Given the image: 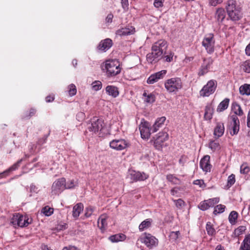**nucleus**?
<instances>
[{
	"label": "nucleus",
	"instance_id": "26",
	"mask_svg": "<svg viewBox=\"0 0 250 250\" xmlns=\"http://www.w3.org/2000/svg\"><path fill=\"white\" fill-rule=\"evenodd\" d=\"M226 17V12L224 8H218L215 14V18L219 22H222Z\"/></svg>",
	"mask_w": 250,
	"mask_h": 250
},
{
	"label": "nucleus",
	"instance_id": "18",
	"mask_svg": "<svg viewBox=\"0 0 250 250\" xmlns=\"http://www.w3.org/2000/svg\"><path fill=\"white\" fill-rule=\"evenodd\" d=\"M112 45V41L110 39H106L102 41L98 46V49L102 51H106L109 49Z\"/></svg>",
	"mask_w": 250,
	"mask_h": 250
},
{
	"label": "nucleus",
	"instance_id": "22",
	"mask_svg": "<svg viewBox=\"0 0 250 250\" xmlns=\"http://www.w3.org/2000/svg\"><path fill=\"white\" fill-rule=\"evenodd\" d=\"M107 216L105 214L101 215L98 220V227L101 230H104L107 226V223L106 222Z\"/></svg>",
	"mask_w": 250,
	"mask_h": 250
},
{
	"label": "nucleus",
	"instance_id": "5",
	"mask_svg": "<svg viewBox=\"0 0 250 250\" xmlns=\"http://www.w3.org/2000/svg\"><path fill=\"white\" fill-rule=\"evenodd\" d=\"M182 86L181 80L179 78H172L167 80L165 83V87L169 93L176 92Z\"/></svg>",
	"mask_w": 250,
	"mask_h": 250
},
{
	"label": "nucleus",
	"instance_id": "7",
	"mask_svg": "<svg viewBox=\"0 0 250 250\" xmlns=\"http://www.w3.org/2000/svg\"><path fill=\"white\" fill-rule=\"evenodd\" d=\"M217 86V82L215 80H210L200 91V95L202 97H208L214 92Z\"/></svg>",
	"mask_w": 250,
	"mask_h": 250
},
{
	"label": "nucleus",
	"instance_id": "16",
	"mask_svg": "<svg viewBox=\"0 0 250 250\" xmlns=\"http://www.w3.org/2000/svg\"><path fill=\"white\" fill-rule=\"evenodd\" d=\"M135 28L132 26H127L125 27L118 29L116 32V35L125 36L132 35L134 33Z\"/></svg>",
	"mask_w": 250,
	"mask_h": 250
},
{
	"label": "nucleus",
	"instance_id": "14",
	"mask_svg": "<svg viewBox=\"0 0 250 250\" xmlns=\"http://www.w3.org/2000/svg\"><path fill=\"white\" fill-rule=\"evenodd\" d=\"M167 71L166 70H163L154 74H151L147 80V83L148 84H153L158 82L159 80L163 79L166 75Z\"/></svg>",
	"mask_w": 250,
	"mask_h": 250
},
{
	"label": "nucleus",
	"instance_id": "48",
	"mask_svg": "<svg viewBox=\"0 0 250 250\" xmlns=\"http://www.w3.org/2000/svg\"><path fill=\"white\" fill-rule=\"evenodd\" d=\"M76 186L74 180H69L66 182L65 188L66 189H70L74 188Z\"/></svg>",
	"mask_w": 250,
	"mask_h": 250
},
{
	"label": "nucleus",
	"instance_id": "4",
	"mask_svg": "<svg viewBox=\"0 0 250 250\" xmlns=\"http://www.w3.org/2000/svg\"><path fill=\"white\" fill-rule=\"evenodd\" d=\"M102 68L103 70H105L106 75L108 77L115 76L121 71L120 62L116 60L106 61Z\"/></svg>",
	"mask_w": 250,
	"mask_h": 250
},
{
	"label": "nucleus",
	"instance_id": "55",
	"mask_svg": "<svg viewBox=\"0 0 250 250\" xmlns=\"http://www.w3.org/2000/svg\"><path fill=\"white\" fill-rule=\"evenodd\" d=\"M85 216L86 217H89L91 215L93 212V209L91 207H88L85 209Z\"/></svg>",
	"mask_w": 250,
	"mask_h": 250
},
{
	"label": "nucleus",
	"instance_id": "56",
	"mask_svg": "<svg viewBox=\"0 0 250 250\" xmlns=\"http://www.w3.org/2000/svg\"><path fill=\"white\" fill-rule=\"evenodd\" d=\"M208 67H206L205 66H204V65L203 64L202 65L201 68L199 72V74L200 75H204L205 74H206L208 72Z\"/></svg>",
	"mask_w": 250,
	"mask_h": 250
},
{
	"label": "nucleus",
	"instance_id": "32",
	"mask_svg": "<svg viewBox=\"0 0 250 250\" xmlns=\"http://www.w3.org/2000/svg\"><path fill=\"white\" fill-rule=\"evenodd\" d=\"M213 109L209 105H207L205 108L204 118L206 120H210L212 118Z\"/></svg>",
	"mask_w": 250,
	"mask_h": 250
},
{
	"label": "nucleus",
	"instance_id": "52",
	"mask_svg": "<svg viewBox=\"0 0 250 250\" xmlns=\"http://www.w3.org/2000/svg\"><path fill=\"white\" fill-rule=\"evenodd\" d=\"M179 234L180 233L179 231H172L170 232L169 234V237L171 239L175 240L178 238Z\"/></svg>",
	"mask_w": 250,
	"mask_h": 250
},
{
	"label": "nucleus",
	"instance_id": "20",
	"mask_svg": "<svg viewBox=\"0 0 250 250\" xmlns=\"http://www.w3.org/2000/svg\"><path fill=\"white\" fill-rule=\"evenodd\" d=\"M23 159H21L19 160L17 163H15L13 165L10 167L8 169L3 171V172L0 173V178H2L3 176H7L8 175L10 171L15 170L17 169L19 167Z\"/></svg>",
	"mask_w": 250,
	"mask_h": 250
},
{
	"label": "nucleus",
	"instance_id": "28",
	"mask_svg": "<svg viewBox=\"0 0 250 250\" xmlns=\"http://www.w3.org/2000/svg\"><path fill=\"white\" fill-rule=\"evenodd\" d=\"M28 218L20 214L18 227H24L28 226L30 222H28Z\"/></svg>",
	"mask_w": 250,
	"mask_h": 250
},
{
	"label": "nucleus",
	"instance_id": "60",
	"mask_svg": "<svg viewBox=\"0 0 250 250\" xmlns=\"http://www.w3.org/2000/svg\"><path fill=\"white\" fill-rule=\"evenodd\" d=\"M62 250H80L77 248L75 247V246H69L67 247H64Z\"/></svg>",
	"mask_w": 250,
	"mask_h": 250
},
{
	"label": "nucleus",
	"instance_id": "58",
	"mask_svg": "<svg viewBox=\"0 0 250 250\" xmlns=\"http://www.w3.org/2000/svg\"><path fill=\"white\" fill-rule=\"evenodd\" d=\"M245 230V227L240 226L236 229H235V233L238 235H240Z\"/></svg>",
	"mask_w": 250,
	"mask_h": 250
},
{
	"label": "nucleus",
	"instance_id": "27",
	"mask_svg": "<svg viewBox=\"0 0 250 250\" xmlns=\"http://www.w3.org/2000/svg\"><path fill=\"white\" fill-rule=\"evenodd\" d=\"M125 235L122 234V233L113 235L110 236L109 237V239L112 243H117L119 241L124 240L125 239Z\"/></svg>",
	"mask_w": 250,
	"mask_h": 250
},
{
	"label": "nucleus",
	"instance_id": "41",
	"mask_svg": "<svg viewBox=\"0 0 250 250\" xmlns=\"http://www.w3.org/2000/svg\"><path fill=\"white\" fill-rule=\"evenodd\" d=\"M220 199L218 197L211 198L207 200V202H208L209 207H213L215 204L218 203Z\"/></svg>",
	"mask_w": 250,
	"mask_h": 250
},
{
	"label": "nucleus",
	"instance_id": "11",
	"mask_svg": "<svg viewBox=\"0 0 250 250\" xmlns=\"http://www.w3.org/2000/svg\"><path fill=\"white\" fill-rule=\"evenodd\" d=\"M150 125L147 122H142L139 125L141 137L143 139H148L152 132V128H149Z\"/></svg>",
	"mask_w": 250,
	"mask_h": 250
},
{
	"label": "nucleus",
	"instance_id": "19",
	"mask_svg": "<svg viewBox=\"0 0 250 250\" xmlns=\"http://www.w3.org/2000/svg\"><path fill=\"white\" fill-rule=\"evenodd\" d=\"M225 130V127L224 125V124L222 123H218L216 127L214 129V136L215 138H218L221 137L224 133Z\"/></svg>",
	"mask_w": 250,
	"mask_h": 250
},
{
	"label": "nucleus",
	"instance_id": "64",
	"mask_svg": "<svg viewBox=\"0 0 250 250\" xmlns=\"http://www.w3.org/2000/svg\"><path fill=\"white\" fill-rule=\"evenodd\" d=\"M247 126L248 127H250V109L248 115Z\"/></svg>",
	"mask_w": 250,
	"mask_h": 250
},
{
	"label": "nucleus",
	"instance_id": "33",
	"mask_svg": "<svg viewBox=\"0 0 250 250\" xmlns=\"http://www.w3.org/2000/svg\"><path fill=\"white\" fill-rule=\"evenodd\" d=\"M241 69L246 73H250V59L244 62L240 66Z\"/></svg>",
	"mask_w": 250,
	"mask_h": 250
},
{
	"label": "nucleus",
	"instance_id": "42",
	"mask_svg": "<svg viewBox=\"0 0 250 250\" xmlns=\"http://www.w3.org/2000/svg\"><path fill=\"white\" fill-rule=\"evenodd\" d=\"M250 169V167L247 164H243L240 167V173L244 174H248Z\"/></svg>",
	"mask_w": 250,
	"mask_h": 250
},
{
	"label": "nucleus",
	"instance_id": "49",
	"mask_svg": "<svg viewBox=\"0 0 250 250\" xmlns=\"http://www.w3.org/2000/svg\"><path fill=\"white\" fill-rule=\"evenodd\" d=\"M213 60L211 58H209L204 60V62L203 64L204 65V66H205L206 67H207L209 68Z\"/></svg>",
	"mask_w": 250,
	"mask_h": 250
},
{
	"label": "nucleus",
	"instance_id": "36",
	"mask_svg": "<svg viewBox=\"0 0 250 250\" xmlns=\"http://www.w3.org/2000/svg\"><path fill=\"white\" fill-rule=\"evenodd\" d=\"M42 212L45 216H49L53 213V208L49 207V206H45L42 208Z\"/></svg>",
	"mask_w": 250,
	"mask_h": 250
},
{
	"label": "nucleus",
	"instance_id": "3",
	"mask_svg": "<svg viewBox=\"0 0 250 250\" xmlns=\"http://www.w3.org/2000/svg\"><path fill=\"white\" fill-rule=\"evenodd\" d=\"M226 9L229 17L232 21H238L242 17L241 8L235 0H228Z\"/></svg>",
	"mask_w": 250,
	"mask_h": 250
},
{
	"label": "nucleus",
	"instance_id": "46",
	"mask_svg": "<svg viewBox=\"0 0 250 250\" xmlns=\"http://www.w3.org/2000/svg\"><path fill=\"white\" fill-rule=\"evenodd\" d=\"M235 182V176L233 174L229 175L228 178V186L229 187L232 186Z\"/></svg>",
	"mask_w": 250,
	"mask_h": 250
},
{
	"label": "nucleus",
	"instance_id": "43",
	"mask_svg": "<svg viewBox=\"0 0 250 250\" xmlns=\"http://www.w3.org/2000/svg\"><path fill=\"white\" fill-rule=\"evenodd\" d=\"M198 208L202 210H206L209 208L210 207L208 204V202H207V200H205L203 202H202L198 205Z\"/></svg>",
	"mask_w": 250,
	"mask_h": 250
},
{
	"label": "nucleus",
	"instance_id": "63",
	"mask_svg": "<svg viewBox=\"0 0 250 250\" xmlns=\"http://www.w3.org/2000/svg\"><path fill=\"white\" fill-rule=\"evenodd\" d=\"M113 18V15L111 14H109L107 15L106 21L107 22H111L112 21V19Z\"/></svg>",
	"mask_w": 250,
	"mask_h": 250
},
{
	"label": "nucleus",
	"instance_id": "24",
	"mask_svg": "<svg viewBox=\"0 0 250 250\" xmlns=\"http://www.w3.org/2000/svg\"><path fill=\"white\" fill-rule=\"evenodd\" d=\"M240 250H250V234L245 236L240 248Z\"/></svg>",
	"mask_w": 250,
	"mask_h": 250
},
{
	"label": "nucleus",
	"instance_id": "12",
	"mask_svg": "<svg viewBox=\"0 0 250 250\" xmlns=\"http://www.w3.org/2000/svg\"><path fill=\"white\" fill-rule=\"evenodd\" d=\"M104 127V121L102 119L94 118L91 125L88 126V129L89 131L96 133L101 131Z\"/></svg>",
	"mask_w": 250,
	"mask_h": 250
},
{
	"label": "nucleus",
	"instance_id": "37",
	"mask_svg": "<svg viewBox=\"0 0 250 250\" xmlns=\"http://www.w3.org/2000/svg\"><path fill=\"white\" fill-rule=\"evenodd\" d=\"M226 207L224 205L220 204L216 206L214 209L213 214L217 215L218 213H222L225 211Z\"/></svg>",
	"mask_w": 250,
	"mask_h": 250
},
{
	"label": "nucleus",
	"instance_id": "38",
	"mask_svg": "<svg viewBox=\"0 0 250 250\" xmlns=\"http://www.w3.org/2000/svg\"><path fill=\"white\" fill-rule=\"evenodd\" d=\"M167 179L174 184H178L180 183L179 179L172 174L167 175Z\"/></svg>",
	"mask_w": 250,
	"mask_h": 250
},
{
	"label": "nucleus",
	"instance_id": "13",
	"mask_svg": "<svg viewBox=\"0 0 250 250\" xmlns=\"http://www.w3.org/2000/svg\"><path fill=\"white\" fill-rule=\"evenodd\" d=\"M168 138V134L166 132H160L155 139L154 145V146L157 149L161 148L163 143L167 140Z\"/></svg>",
	"mask_w": 250,
	"mask_h": 250
},
{
	"label": "nucleus",
	"instance_id": "8",
	"mask_svg": "<svg viewBox=\"0 0 250 250\" xmlns=\"http://www.w3.org/2000/svg\"><path fill=\"white\" fill-rule=\"evenodd\" d=\"M66 180L64 178H61L56 180L52 184L51 193L53 195H59L65 188Z\"/></svg>",
	"mask_w": 250,
	"mask_h": 250
},
{
	"label": "nucleus",
	"instance_id": "21",
	"mask_svg": "<svg viewBox=\"0 0 250 250\" xmlns=\"http://www.w3.org/2000/svg\"><path fill=\"white\" fill-rule=\"evenodd\" d=\"M105 91L109 95L114 98L117 97L119 94L118 88L113 85L107 86Z\"/></svg>",
	"mask_w": 250,
	"mask_h": 250
},
{
	"label": "nucleus",
	"instance_id": "10",
	"mask_svg": "<svg viewBox=\"0 0 250 250\" xmlns=\"http://www.w3.org/2000/svg\"><path fill=\"white\" fill-rule=\"evenodd\" d=\"M142 243H144L148 248L152 249L158 244V240L150 234L145 233L140 239Z\"/></svg>",
	"mask_w": 250,
	"mask_h": 250
},
{
	"label": "nucleus",
	"instance_id": "54",
	"mask_svg": "<svg viewBox=\"0 0 250 250\" xmlns=\"http://www.w3.org/2000/svg\"><path fill=\"white\" fill-rule=\"evenodd\" d=\"M121 3L123 8L126 11L128 9V0H121Z\"/></svg>",
	"mask_w": 250,
	"mask_h": 250
},
{
	"label": "nucleus",
	"instance_id": "31",
	"mask_svg": "<svg viewBox=\"0 0 250 250\" xmlns=\"http://www.w3.org/2000/svg\"><path fill=\"white\" fill-rule=\"evenodd\" d=\"M151 220L147 219L143 221L139 226V229L140 231H143L144 229L149 228L151 225Z\"/></svg>",
	"mask_w": 250,
	"mask_h": 250
},
{
	"label": "nucleus",
	"instance_id": "1",
	"mask_svg": "<svg viewBox=\"0 0 250 250\" xmlns=\"http://www.w3.org/2000/svg\"><path fill=\"white\" fill-rule=\"evenodd\" d=\"M167 46V43L165 40H161L155 42L151 47V52L146 55L147 62L151 64L157 62L162 55L166 53Z\"/></svg>",
	"mask_w": 250,
	"mask_h": 250
},
{
	"label": "nucleus",
	"instance_id": "50",
	"mask_svg": "<svg viewBox=\"0 0 250 250\" xmlns=\"http://www.w3.org/2000/svg\"><path fill=\"white\" fill-rule=\"evenodd\" d=\"M155 101V96L153 94L150 93L147 95L146 102L148 103H152Z\"/></svg>",
	"mask_w": 250,
	"mask_h": 250
},
{
	"label": "nucleus",
	"instance_id": "51",
	"mask_svg": "<svg viewBox=\"0 0 250 250\" xmlns=\"http://www.w3.org/2000/svg\"><path fill=\"white\" fill-rule=\"evenodd\" d=\"M223 0H209V4L210 6H216L223 2Z\"/></svg>",
	"mask_w": 250,
	"mask_h": 250
},
{
	"label": "nucleus",
	"instance_id": "61",
	"mask_svg": "<svg viewBox=\"0 0 250 250\" xmlns=\"http://www.w3.org/2000/svg\"><path fill=\"white\" fill-rule=\"evenodd\" d=\"M194 184L199 185L200 187H202V185L204 184L203 180H196L194 181Z\"/></svg>",
	"mask_w": 250,
	"mask_h": 250
},
{
	"label": "nucleus",
	"instance_id": "29",
	"mask_svg": "<svg viewBox=\"0 0 250 250\" xmlns=\"http://www.w3.org/2000/svg\"><path fill=\"white\" fill-rule=\"evenodd\" d=\"M239 92L242 95H250V84L245 83L239 87Z\"/></svg>",
	"mask_w": 250,
	"mask_h": 250
},
{
	"label": "nucleus",
	"instance_id": "25",
	"mask_svg": "<svg viewBox=\"0 0 250 250\" xmlns=\"http://www.w3.org/2000/svg\"><path fill=\"white\" fill-rule=\"evenodd\" d=\"M83 205L82 203L77 204L73 208V216L75 218H78L81 211L83 210Z\"/></svg>",
	"mask_w": 250,
	"mask_h": 250
},
{
	"label": "nucleus",
	"instance_id": "17",
	"mask_svg": "<svg viewBox=\"0 0 250 250\" xmlns=\"http://www.w3.org/2000/svg\"><path fill=\"white\" fill-rule=\"evenodd\" d=\"M210 156H205L200 161V166L203 171L205 172L210 171L211 166L209 163Z\"/></svg>",
	"mask_w": 250,
	"mask_h": 250
},
{
	"label": "nucleus",
	"instance_id": "6",
	"mask_svg": "<svg viewBox=\"0 0 250 250\" xmlns=\"http://www.w3.org/2000/svg\"><path fill=\"white\" fill-rule=\"evenodd\" d=\"M215 42L214 35L210 33L205 35L202 44L208 53L212 54L214 51Z\"/></svg>",
	"mask_w": 250,
	"mask_h": 250
},
{
	"label": "nucleus",
	"instance_id": "2",
	"mask_svg": "<svg viewBox=\"0 0 250 250\" xmlns=\"http://www.w3.org/2000/svg\"><path fill=\"white\" fill-rule=\"evenodd\" d=\"M231 109L234 114L231 115L229 118L231 122L230 125L232 129L230 133L231 135H234L237 134L239 130L240 122L237 115L242 116L243 114V112L240 105L236 102L232 103Z\"/></svg>",
	"mask_w": 250,
	"mask_h": 250
},
{
	"label": "nucleus",
	"instance_id": "40",
	"mask_svg": "<svg viewBox=\"0 0 250 250\" xmlns=\"http://www.w3.org/2000/svg\"><path fill=\"white\" fill-rule=\"evenodd\" d=\"M92 89L95 91L99 90L102 88V84L99 81H95L92 83Z\"/></svg>",
	"mask_w": 250,
	"mask_h": 250
},
{
	"label": "nucleus",
	"instance_id": "45",
	"mask_svg": "<svg viewBox=\"0 0 250 250\" xmlns=\"http://www.w3.org/2000/svg\"><path fill=\"white\" fill-rule=\"evenodd\" d=\"M209 147L213 151H215L219 148V144L214 141H211L209 144Z\"/></svg>",
	"mask_w": 250,
	"mask_h": 250
},
{
	"label": "nucleus",
	"instance_id": "34",
	"mask_svg": "<svg viewBox=\"0 0 250 250\" xmlns=\"http://www.w3.org/2000/svg\"><path fill=\"white\" fill-rule=\"evenodd\" d=\"M238 217V213L235 211H232L229 216V223L233 225L236 222V221Z\"/></svg>",
	"mask_w": 250,
	"mask_h": 250
},
{
	"label": "nucleus",
	"instance_id": "9",
	"mask_svg": "<svg viewBox=\"0 0 250 250\" xmlns=\"http://www.w3.org/2000/svg\"><path fill=\"white\" fill-rule=\"evenodd\" d=\"M109 146L113 149L121 151L127 148L129 144L124 139H115L110 142Z\"/></svg>",
	"mask_w": 250,
	"mask_h": 250
},
{
	"label": "nucleus",
	"instance_id": "57",
	"mask_svg": "<svg viewBox=\"0 0 250 250\" xmlns=\"http://www.w3.org/2000/svg\"><path fill=\"white\" fill-rule=\"evenodd\" d=\"M173 56V53L172 52H170L169 53V54L165 56L164 58L166 62H170L172 60Z\"/></svg>",
	"mask_w": 250,
	"mask_h": 250
},
{
	"label": "nucleus",
	"instance_id": "23",
	"mask_svg": "<svg viewBox=\"0 0 250 250\" xmlns=\"http://www.w3.org/2000/svg\"><path fill=\"white\" fill-rule=\"evenodd\" d=\"M166 119L165 117H161L157 119L152 128V133L156 132L159 128L164 123Z\"/></svg>",
	"mask_w": 250,
	"mask_h": 250
},
{
	"label": "nucleus",
	"instance_id": "44",
	"mask_svg": "<svg viewBox=\"0 0 250 250\" xmlns=\"http://www.w3.org/2000/svg\"><path fill=\"white\" fill-rule=\"evenodd\" d=\"M68 92L71 96H73L76 94L77 89L76 86L73 84H71L68 86Z\"/></svg>",
	"mask_w": 250,
	"mask_h": 250
},
{
	"label": "nucleus",
	"instance_id": "62",
	"mask_svg": "<svg viewBox=\"0 0 250 250\" xmlns=\"http://www.w3.org/2000/svg\"><path fill=\"white\" fill-rule=\"evenodd\" d=\"M48 135H49V134L47 135L44 136L42 139H40L39 141V143L40 145H42L44 143H45L46 142V141L47 140V138Z\"/></svg>",
	"mask_w": 250,
	"mask_h": 250
},
{
	"label": "nucleus",
	"instance_id": "59",
	"mask_svg": "<svg viewBox=\"0 0 250 250\" xmlns=\"http://www.w3.org/2000/svg\"><path fill=\"white\" fill-rule=\"evenodd\" d=\"M30 191L32 193H37L38 191V188L35 185L32 184L30 187Z\"/></svg>",
	"mask_w": 250,
	"mask_h": 250
},
{
	"label": "nucleus",
	"instance_id": "53",
	"mask_svg": "<svg viewBox=\"0 0 250 250\" xmlns=\"http://www.w3.org/2000/svg\"><path fill=\"white\" fill-rule=\"evenodd\" d=\"M164 0H155L154 1V5L156 8L161 7L163 6Z\"/></svg>",
	"mask_w": 250,
	"mask_h": 250
},
{
	"label": "nucleus",
	"instance_id": "47",
	"mask_svg": "<svg viewBox=\"0 0 250 250\" xmlns=\"http://www.w3.org/2000/svg\"><path fill=\"white\" fill-rule=\"evenodd\" d=\"M174 202H175L176 207L179 208H182L184 206H185V202L181 199L175 200H174Z\"/></svg>",
	"mask_w": 250,
	"mask_h": 250
},
{
	"label": "nucleus",
	"instance_id": "15",
	"mask_svg": "<svg viewBox=\"0 0 250 250\" xmlns=\"http://www.w3.org/2000/svg\"><path fill=\"white\" fill-rule=\"evenodd\" d=\"M129 175L132 181H144L148 178V175L145 173L135 170L130 171Z\"/></svg>",
	"mask_w": 250,
	"mask_h": 250
},
{
	"label": "nucleus",
	"instance_id": "30",
	"mask_svg": "<svg viewBox=\"0 0 250 250\" xmlns=\"http://www.w3.org/2000/svg\"><path fill=\"white\" fill-rule=\"evenodd\" d=\"M229 102V99L225 98L218 105L217 108V111L221 112L226 109L228 107Z\"/></svg>",
	"mask_w": 250,
	"mask_h": 250
},
{
	"label": "nucleus",
	"instance_id": "39",
	"mask_svg": "<svg viewBox=\"0 0 250 250\" xmlns=\"http://www.w3.org/2000/svg\"><path fill=\"white\" fill-rule=\"evenodd\" d=\"M206 229L208 234L209 235H213L215 233L214 229L209 222L207 223L206 225Z\"/></svg>",
	"mask_w": 250,
	"mask_h": 250
},
{
	"label": "nucleus",
	"instance_id": "35",
	"mask_svg": "<svg viewBox=\"0 0 250 250\" xmlns=\"http://www.w3.org/2000/svg\"><path fill=\"white\" fill-rule=\"evenodd\" d=\"M20 213H15L13 215L11 223L14 226L15 228H17L19 225Z\"/></svg>",
	"mask_w": 250,
	"mask_h": 250
}]
</instances>
